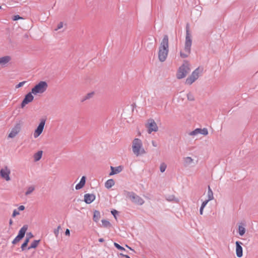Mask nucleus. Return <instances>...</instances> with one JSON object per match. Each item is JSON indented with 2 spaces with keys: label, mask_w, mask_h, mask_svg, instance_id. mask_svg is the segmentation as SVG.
I'll list each match as a JSON object with an SVG mask.
<instances>
[{
  "label": "nucleus",
  "mask_w": 258,
  "mask_h": 258,
  "mask_svg": "<svg viewBox=\"0 0 258 258\" xmlns=\"http://www.w3.org/2000/svg\"><path fill=\"white\" fill-rule=\"evenodd\" d=\"M35 189V186L34 185H31L28 186L26 188V191L25 193V196H28L31 195Z\"/></svg>",
  "instance_id": "obj_19"
},
{
  "label": "nucleus",
  "mask_w": 258,
  "mask_h": 258,
  "mask_svg": "<svg viewBox=\"0 0 258 258\" xmlns=\"http://www.w3.org/2000/svg\"><path fill=\"white\" fill-rule=\"evenodd\" d=\"M152 144L153 146H154V147H157V143H156L155 141H153L152 142Z\"/></svg>",
  "instance_id": "obj_48"
},
{
  "label": "nucleus",
  "mask_w": 258,
  "mask_h": 258,
  "mask_svg": "<svg viewBox=\"0 0 258 258\" xmlns=\"http://www.w3.org/2000/svg\"><path fill=\"white\" fill-rule=\"evenodd\" d=\"M245 232V228L241 225H239L238 233L240 236H243Z\"/></svg>",
  "instance_id": "obj_27"
},
{
  "label": "nucleus",
  "mask_w": 258,
  "mask_h": 258,
  "mask_svg": "<svg viewBox=\"0 0 258 258\" xmlns=\"http://www.w3.org/2000/svg\"><path fill=\"white\" fill-rule=\"evenodd\" d=\"M48 85L45 81H40L36 84L31 90L34 95L43 93L47 89Z\"/></svg>",
  "instance_id": "obj_5"
},
{
  "label": "nucleus",
  "mask_w": 258,
  "mask_h": 258,
  "mask_svg": "<svg viewBox=\"0 0 258 258\" xmlns=\"http://www.w3.org/2000/svg\"><path fill=\"white\" fill-rule=\"evenodd\" d=\"M111 213L113 215L114 218L116 219V215L117 214L118 212L115 210H113L111 211Z\"/></svg>",
  "instance_id": "obj_42"
},
{
  "label": "nucleus",
  "mask_w": 258,
  "mask_h": 258,
  "mask_svg": "<svg viewBox=\"0 0 258 258\" xmlns=\"http://www.w3.org/2000/svg\"><path fill=\"white\" fill-rule=\"evenodd\" d=\"M20 213L19 212V211H18L16 209H15L14 211H13V214H12V216L13 217H15V216H16L17 215H19Z\"/></svg>",
  "instance_id": "obj_39"
},
{
  "label": "nucleus",
  "mask_w": 258,
  "mask_h": 258,
  "mask_svg": "<svg viewBox=\"0 0 258 258\" xmlns=\"http://www.w3.org/2000/svg\"><path fill=\"white\" fill-rule=\"evenodd\" d=\"M192 162L193 159L190 157H186L184 158V164L186 166L190 165Z\"/></svg>",
  "instance_id": "obj_22"
},
{
  "label": "nucleus",
  "mask_w": 258,
  "mask_h": 258,
  "mask_svg": "<svg viewBox=\"0 0 258 258\" xmlns=\"http://www.w3.org/2000/svg\"><path fill=\"white\" fill-rule=\"evenodd\" d=\"M235 243L236 255L238 257H241L243 254L242 247L241 246L242 243L240 241H236Z\"/></svg>",
  "instance_id": "obj_14"
},
{
  "label": "nucleus",
  "mask_w": 258,
  "mask_h": 258,
  "mask_svg": "<svg viewBox=\"0 0 258 258\" xmlns=\"http://www.w3.org/2000/svg\"><path fill=\"white\" fill-rule=\"evenodd\" d=\"M126 246L127 247H128L130 250H131L132 251H133V252H135V250H134L133 249H132V248H131V247H129L128 246H127V245H126Z\"/></svg>",
  "instance_id": "obj_50"
},
{
  "label": "nucleus",
  "mask_w": 258,
  "mask_h": 258,
  "mask_svg": "<svg viewBox=\"0 0 258 258\" xmlns=\"http://www.w3.org/2000/svg\"><path fill=\"white\" fill-rule=\"evenodd\" d=\"M42 156V151H39L34 155V159L35 161H38L41 158Z\"/></svg>",
  "instance_id": "obj_21"
},
{
  "label": "nucleus",
  "mask_w": 258,
  "mask_h": 258,
  "mask_svg": "<svg viewBox=\"0 0 258 258\" xmlns=\"http://www.w3.org/2000/svg\"><path fill=\"white\" fill-rule=\"evenodd\" d=\"M95 199V196L94 194H87L84 195V201L87 204H91Z\"/></svg>",
  "instance_id": "obj_15"
},
{
  "label": "nucleus",
  "mask_w": 258,
  "mask_h": 258,
  "mask_svg": "<svg viewBox=\"0 0 258 258\" xmlns=\"http://www.w3.org/2000/svg\"><path fill=\"white\" fill-rule=\"evenodd\" d=\"M32 94L33 93H32L31 91V92H29L26 94V95L25 96V98L21 103V107L22 108H23L26 104L33 100L34 96L32 95Z\"/></svg>",
  "instance_id": "obj_12"
},
{
  "label": "nucleus",
  "mask_w": 258,
  "mask_h": 258,
  "mask_svg": "<svg viewBox=\"0 0 258 258\" xmlns=\"http://www.w3.org/2000/svg\"><path fill=\"white\" fill-rule=\"evenodd\" d=\"M100 218V213L98 211H95L94 212V215H93V220L95 222H97L99 221V219Z\"/></svg>",
  "instance_id": "obj_23"
},
{
  "label": "nucleus",
  "mask_w": 258,
  "mask_h": 258,
  "mask_svg": "<svg viewBox=\"0 0 258 258\" xmlns=\"http://www.w3.org/2000/svg\"><path fill=\"white\" fill-rule=\"evenodd\" d=\"M60 228V226H58L57 228V229H55L54 230V233L55 235L56 236H57L59 233V229Z\"/></svg>",
  "instance_id": "obj_40"
},
{
  "label": "nucleus",
  "mask_w": 258,
  "mask_h": 258,
  "mask_svg": "<svg viewBox=\"0 0 258 258\" xmlns=\"http://www.w3.org/2000/svg\"><path fill=\"white\" fill-rule=\"evenodd\" d=\"M209 202V200H206V201H205L204 202H203L202 203L201 207H202V208H204L206 206V205H207V204Z\"/></svg>",
  "instance_id": "obj_38"
},
{
  "label": "nucleus",
  "mask_w": 258,
  "mask_h": 258,
  "mask_svg": "<svg viewBox=\"0 0 258 258\" xmlns=\"http://www.w3.org/2000/svg\"><path fill=\"white\" fill-rule=\"evenodd\" d=\"M174 197L173 196H169L167 200L169 201H172L173 200Z\"/></svg>",
  "instance_id": "obj_45"
},
{
  "label": "nucleus",
  "mask_w": 258,
  "mask_h": 258,
  "mask_svg": "<svg viewBox=\"0 0 258 258\" xmlns=\"http://www.w3.org/2000/svg\"><path fill=\"white\" fill-rule=\"evenodd\" d=\"M192 44V37L189 31V25L187 24L186 25V35L184 45L183 51L180 52V56L182 58H186L191 52V47Z\"/></svg>",
  "instance_id": "obj_2"
},
{
  "label": "nucleus",
  "mask_w": 258,
  "mask_h": 258,
  "mask_svg": "<svg viewBox=\"0 0 258 258\" xmlns=\"http://www.w3.org/2000/svg\"><path fill=\"white\" fill-rule=\"evenodd\" d=\"M93 95H94L93 92H91V93H88L84 97H83V98L81 100V102H84L88 99H90L91 98H92L93 97Z\"/></svg>",
  "instance_id": "obj_26"
},
{
  "label": "nucleus",
  "mask_w": 258,
  "mask_h": 258,
  "mask_svg": "<svg viewBox=\"0 0 258 258\" xmlns=\"http://www.w3.org/2000/svg\"><path fill=\"white\" fill-rule=\"evenodd\" d=\"M28 229V225H24L19 230L18 235L13 240L12 243L13 244H16L20 240H21L25 236L26 231Z\"/></svg>",
  "instance_id": "obj_8"
},
{
  "label": "nucleus",
  "mask_w": 258,
  "mask_h": 258,
  "mask_svg": "<svg viewBox=\"0 0 258 258\" xmlns=\"http://www.w3.org/2000/svg\"><path fill=\"white\" fill-rule=\"evenodd\" d=\"M167 167V165L165 163H162L160 166V170L161 172H164Z\"/></svg>",
  "instance_id": "obj_31"
},
{
  "label": "nucleus",
  "mask_w": 258,
  "mask_h": 258,
  "mask_svg": "<svg viewBox=\"0 0 258 258\" xmlns=\"http://www.w3.org/2000/svg\"><path fill=\"white\" fill-rule=\"evenodd\" d=\"M2 9V7L0 6V9Z\"/></svg>",
  "instance_id": "obj_52"
},
{
  "label": "nucleus",
  "mask_w": 258,
  "mask_h": 258,
  "mask_svg": "<svg viewBox=\"0 0 258 258\" xmlns=\"http://www.w3.org/2000/svg\"><path fill=\"white\" fill-rule=\"evenodd\" d=\"M199 128H196L194 131L190 132L189 135L191 136H194L199 134Z\"/></svg>",
  "instance_id": "obj_32"
},
{
  "label": "nucleus",
  "mask_w": 258,
  "mask_h": 258,
  "mask_svg": "<svg viewBox=\"0 0 258 258\" xmlns=\"http://www.w3.org/2000/svg\"><path fill=\"white\" fill-rule=\"evenodd\" d=\"M101 222H102L103 226H104V227H110V226H111L110 223L106 220L103 219L101 220Z\"/></svg>",
  "instance_id": "obj_28"
},
{
  "label": "nucleus",
  "mask_w": 258,
  "mask_h": 258,
  "mask_svg": "<svg viewBox=\"0 0 258 258\" xmlns=\"http://www.w3.org/2000/svg\"><path fill=\"white\" fill-rule=\"evenodd\" d=\"M104 241V239H103V238H101L99 239V241L100 242H103Z\"/></svg>",
  "instance_id": "obj_49"
},
{
  "label": "nucleus",
  "mask_w": 258,
  "mask_h": 258,
  "mask_svg": "<svg viewBox=\"0 0 258 258\" xmlns=\"http://www.w3.org/2000/svg\"><path fill=\"white\" fill-rule=\"evenodd\" d=\"M29 242V240L28 239L25 238V240L24 243L22 244L21 247L22 251L25 250V248L27 246Z\"/></svg>",
  "instance_id": "obj_30"
},
{
  "label": "nucleus",
  "mask_w": 258,
  "mask_h": 258,
  "mask_svg": "<svg viewBox=\"0 0 258 258\" xmlns=\"http://www.w3.org/2000/svg\"><path fill=\"white\" fill-rule=\"evenodd\" d=\"M86 182V177L83 176L82 177L80 182L76 185V189L79 190L82 188L85 185Z\"/></svg>",
  "instance_id": "obj_18"
},
{
  "label": "nucleus",
  "mask_w": 258,
  "mask_h": 258,
  "mask_svg": "<svg viewBox=\"0 0 258 258\" xmlns=\"http://www.w3.org/2000/svg\"><path fill=\"white\" fill-rule=\"evenodd\" d=\"M187 99L189 101H194L195 99L194 95L191 93H188L187 94Z\"/></svg>",
  "instance_id": "obj_34"
},
{
  "label": "nucleus",
  "mask_w": 258,
  "mask_h": 258,
  "mask_svg": "<svg viewBox=\"0 0 258 258\" xmlns=\"http://www.w3.org/2000/svg\"><path fill=\"white\" fill-rule=\"evenodd\" d=\"M26 83V81H23L21 82H20L18 85L16 86V88H19L21 87H22L24 84H25Z\"/></svg>",
  "instance_id": "obj_35"
},
{
  "label": "nucleus",
  "mask_w": 258,
  "mask_h": 258,
  "mask_svg": "<svg viewBox=\"0 0 258 258\" xmlns=\"http://www.w3.org/2000/svg\"><path fill=\"white\" fill-rule=\"evenodd\" d=\"M120 255L121 257H125V258H130V257L128 255H126V254H124L121 253H120Z\"/></svg>",
  "instance_id": "obj_43"
},
{
  "label": "nucleus",
  "mask_w": 258,
  "mask_h": 258,
  "mask_svg": "<svg viewBox=\"0 0 258 258\" xmlns=\"http://www.w3.org/2000/svg\"><path fill=\"white\" fill-rule=\"evenodd\" d=\"M204 209V208H202V207H201L200 209V213L201 215H203V214Z\"/></svg>",
  "instance_id": "obj_47"
},
{
  "label": "nucleus",
  "mask_w": 258,
  "mask_h": 258,
  "mask_svg": "<svg viewBox=\"0 0 258 258\" xmlns=\"http://www.w3.org/2000/svg\"><path fill=\"white\" fill-rule=\"evenodd\" d=\"M199 134H202L205 136L208 134V131L206 128H204L203 129L199 128Z\"/></svg>",
  "instance_id": "obj_29"
},
{
  "label": "nucleus",
  "mask_w": 258,
  "mask_h": 258,
  "mask_svg": "<svg viewBox=\"0 0 258 258\" xmlns=\"http://www.w3.org/2000/svg\"><path fill=\"white\" fill-rule=\"evenodd\" d=\"M23 18L22 17H21L19 15H15L13 17V20L14 21H17V20H18L19 19H22Z\"/></svg>",
  "instance_id": "obj_37"
},
{
  "label": "nucleus",
  "mask_w": 258,
  "mask_h": 258,
  "mask_svg": "<svg viewBox=\"0 0 258 258\" xmlns=\"http://www.w3.org/2000/svg\"><path fill=\"white\" fill-rule=\"evenodd\" d=\"M114 245L116 248H117L119 250H123L125 251H126V250L125 249V248L124 247L120 246L119 244H118V243H117L116 242L114 243Z\"/></svg>",
  "instance_id": "obj_33"
},
{
  "label": "nucleus",
  "mask_w": 258,
  "mask_h": 258,
  "mask_svg": "<svg viewBox=\"0 0 258 258\" xmlns=\"http://www.w3.org/2000/svg\"><path fill=\"white\" fill-rule=\"evenodd\" d=\"M115 184L114 181L112 179L107 180L105 183V186L106 188H110Z\"/></svg>",
  "instance_id": "obj_20"
},
{
  "label": "nucleus",
  "mask_w": 258,
  "mask_h": 258,
  "mask_svg": "<svg viewBox=\"0 0 258 258\" xmlns=\"http://www.w3.org/2000/svg\"><path fill=\"white\" fill-rule=\"evenodd\" d=\"M207 196L208 198L207 200H209V201L214 199L213 192L211 188H210V186H208Z\"/></svg>",
  "instance_id": "obj_24"
},
{
  "label": "nucleus",
  "mask_w": 258,
  "mask_h": 258,
  "mask_svg": "<svg viewBox=\"0 0 258 258\" xmlns=\"http://www.w3.org/2000/svg\"><path fill=\"white\" fill-rule=\"evenodd\" d=\"M12 224H13V221L11 219H10V221H9V224L11 225Z\"/></svg>",
  "instance_id": "obj_51"
},
{
  "label": "nucleus",
  "mask_w": 258,
  "mask_h": 258,
  "mask_svg": "<svg viewBox=\"0 0 258 258\" xmlns=\"http://www.w3.org/2000/svg\"><path fill=\"white\" fill-rule=\"evenodd\" d=\"M33 237V234L31 232H29L27 233L26 238L28 239L29 240L30 239L32 238Z\"/></svg>",
  "instance_id": "obj_36"
},
{
  "label": "nucleus",
  "mask_w": 258,
  "mask_h": 258,
  "mask_svg": "<svg viewBox=\"0 0 258 258\" xmlns=\"http://www.w3.org/2000/svg\"><path fill=\"white\" fill-rule=\"evenodd\" d=\"M65 234H66V235H70V231L69 229H67V230H66V232H65Z\"/></svg>",
  "instance_id": "obj_46"
},
{
  "label": "nucleus",
  "mask_w": 258,
  "mask_h": 258,
  "mask_svg": "<svg viewBox=\"0 0 258 258\" xmlns=\"http://www.w3.org/2000/svg\"><path fill=\"white\" fill-rule=\"evenodd\" d=\"M11 60V56L9 55L0 57V64L2 66H6Z\"/></svg>",
  "instance_id": "obj_17"
},
{
  "label": "nucleus",
  "mask_w": 258,
  "mask_h": 258,
  "mask_svg": "<svg viewBox=\"0 0 258 258\" xmlns=\"http://www.w3.org/2000/svg\"><path fill=\"white\" fill-rule=\"evenodd\" d=\"M18 209L20 211H23V210H24L25 209V207L24 206H23V205H21V206L19 207Z\"/></svg>",
  "instance_id": "obj_44"
},
{
  "label": "nucleus",
  "mask_w": 258,
  "mask_h": 258,
  "mask_svg": "<svg viewBox=\"0 0 258 258\" xmlns=\"http://www.w3.org/2000/svg\"><path fill=\"white\" fill-rule=\"evenodd\" d=\"M189 71V64L187 61H184L183 63L179 67L177 72V78L181 79L184 78Z\"/></svg>",
  "instance_id": "obj_4"
},
{
  "label": "nucleus",
  "mask_w": 258,
  "mask_h": 258,
  "mask_svg": "<svg viewBox=\"0 0 258 258\" xmlns=\"http://www.w3.org/2000/svg\"><path fill=\"white\" fill-rule=\"evenodd\" d=\"M62 27H63V23L62 22H60L58 24L57 28L55 29V30L57 31V30L60 29L61 28H62Z\"/></svg>",
  "instance_id": "obj_41"
},
{
  "label": "nucleus",
  "mask_w": 258,
  "mask_h": 258,
  "mask_svg": "<svg viewBox=\"0 0 258 258\" xmlns=\"http://www.w3.org/2000/svg\"><path fill=\"white\" fill-rule=\"evenodd\" d=\"M126 197L128 198L133 203L142 205L144 203V200L140 196L134 192L127 191L126 192Z\"/></svg>",
  "instance_id": "obj_6"
},
{
  "label": "nucleus",
  "mask_w": 258,
  "mask_h": 258,
  "mask_svg": "<svg viewBox=\"0 0 258 258\" xmlns=\"http://www.w3.org/2000/svg\"><path fill=\"white\" fill-rule=\"evenodd\" d=\"M20 131V125L19 124H17L12 130L11 132L9 135V137L10 138H14Z\"/></svg>",
  "instance_id": "obj_13"
},
{
  "label": "nucleus",
  "mask_w": 258,
  "mask_h": 258,
  "mask_svg": "<svg viewBox=\"0 0 258 258\" xmlns=\"http://www.w3.org/2000/svg\"><path fill=\"white\" fill-rule=\"evenodd\" d=\"M169 52V39L165 35L160 43L158 51V58L161 62H164L167 58Z\"/></svg>",
  "instance_id": "obj_1"
},
{
  "label": "nucleus",
  "mask_w": 258,
  "mask_h": 258,
  "mask_svg": "<svg viewBox=\"0 0 258 258\" xmlns=\"http://www.w3.org/2000/svg\"><path fill=\"white\" fill-rule=\"evenodd\" d=\"M10 173L11 171L7 166H5L4 168L1 169L0 170V176L2 178L5 179L6 181L10 180Z\"/></svg>",
  "instance_id": "obj_10"
},
{
  "label": "nucleus",
  "mask_w": 258,
  "mask_h": 258,
  "mask_svg": "<svg viewBox=\"0 0 258 258\" xmlns=\"http://www.w3.org/2000/svg\"><path fill=\"white\" fill-rule=\"evenodd\" d=\"M199 68H197L186 80L185 83L187 85L192 84L199 78Z\"/></svg>",
  "instance_id": "obj_9"
},
{
  "label": "nucleus",
  "mask_w": 258,
  "mask_h": 258,
  "mask_svg": "<svg viewBox=\"0 0 258 258\" xmlns=\"http://www.w3.org/2000/svg\"><path fill=\"white\" fill-rule=\"evenodd\" d=\"M40 120V122L36 129L35 130L33 134L34 138L35 139L38 138L42 134L45 124V118H41Z\"/></svg>",
  "instance_id": "obj_7"
},
{
  "label": "nucleus",
  "mask_w": 258,
  "mask_h": 258,
  "mask_svg": "<svg viewBox=\"0 0 258 258\" xmlns=\"http://www.w3.org/2000/svg\"><path fill=\"white\" fill-rule=\"evenodd\" d=\"M147 126L149 134H151L152 132H157L158 131L157 124L153 119L149 120Z\"/></svg>",
  "instance_id": "obj_11"
},
{
  "label": "nucleus",
  "mask_w": 258,
  "mask_h": 258,
  "mask_svg": "<svg viewBox=\"0 0 258 258\" xmlns=\"http://www.w3.org/2000/svg\"><path fill=\"white\" fill-rule=\"evenodd\" d=\"M132 150L136 156H139L146 153L143 147L142 142L139 139H135L132 143Z\"/></svg>",
  "instance_id": "obj_3"
},
{
  "label": "nucleus",
  "mask_w": 258,
  "mask_h": 258,
  "mask_svg": "<svg viewBox=\"0 0 258 258\" xmlns=\"http://www.w3.org/2000/svg\"><path fill=\"white\" fill-rule=\"evenodd\" d=\"M111 171L109 173V175H112L120 173L122 170V167L121 166H118L117 167L111 166Z\"/></svg>",
  "instance_id": "obj_16"
},
{
  "label": "nucleus",
  "mask_w": 258,
  "mask_h": 258,
  "mask_svg": "<svg viewBox=\"0 0 258 258\" xmlns=\"http://www.w3.org/2000/svg\"><path fill=\"white\" fill-rule=\"evenodd\" d=\"M40 242V240H34L30 246L28 247V249L29 250L31 248H35L38 245Z\"/></svg>",
  "instance_id": "obj_25"
}]
</instances>
